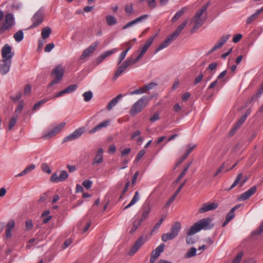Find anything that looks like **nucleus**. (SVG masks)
<instances>
[{
  "instance_id": "obj_1",
  "label": "nucleus",
  "mask_w": 263,
  "mask_h": 263,
  "mask_svg": "<svg viewBox=\"0 0 263 263\" xmlns=\"http://www.w3.org/2000/svg\"><path fill=\"white\" fill-rule=\"evenodd\" d=\"M212 219L210 218H203L192 225L187 232L188 235H193L201 230H210L214 227L211 223Z\"/></svg>"
},
{
  "instance_id": "obj_2",
  "label": "nucleus",
  "mask_w": 263,
  "mask_h": 263,
  "mask_svg": "<svg viewBox=\"0 0 263 263\" xmlns=\"http://www.w3.org/2000/svg\"><path fill=\"white\" fill-rule=\"evenodd\" d=\"M209 6V3H207L203 5L192 18V22L195 23V25L191 30V33H194L197 29L199 28L203 25L205 20V18L202 17V15L204 12H206Z\"/></svg>"
},
{
  "instance_id": "obj_3",
  "label": "nucleus",
  "mask_w": 263,
  "mask_h": 263,
  "mask_svg": "<svg viewBox=\"0 0 263 263\" xmlns=\"http://www.w3.org/2000/svg\"><path fill=\"white\" fill-rule=\"evenodd\" d=\"M152 99V97L144 96L137 101L132 106L129 110V114L132 116L141 112L147 105L148 102Z\"/></svg>"
},
{
  "instance_id": "obj_4",
  "label": "nucleus",
  "mask_w": 263,
  "mask_h": 263,
  "mask_svg": "<svg viewBox=\"0 0 263 263\" xmlns=\"http://www.w3.org/2000/svg\"><path fill=\"white\" fill-rule=\"evenodd\" d=\"M181 228V223L179 222L176 221L174 222L171 226L170 232L162 234L161 237L162 240L164 242H166L176 238L178 236Z\"/></svg>"
},
{
  "instance_id": "obj_5",
  "label": "nucleus",
  "mask_w": 263,
  "mask_h": 263,
  "mask_svg": "<svg viewBox=\"0 0 263 263\" xmlns=\"http://www.w3.org/2000/svg\"><path fill=\"white\" fill-rule=\"evenodd\" d=\"M64 72L65 69L61 65L56 66L51 71V76H54V78L50 82L49 86L59 83L63 78Z\"/></svg>"
},
{
  "instance_id": "obj_6",
  "label": "nucleus",
  "mask_w": 263,
  "mask_h": 263,
  "mask_svg": "<svg viewBox=\"0 0 263 263\" xmlns=\"http://www.w3.org/2000/svg\"><path fill=\"white\" fill-rule=\"evenodd\" d=\"M44 9L42 7L32 16L31 20L32 24L28 29H33L41 25L44 20Z\"/></svg>"
},
{
  "instance_id": "obj_7",
  "label": "nucleus",
  "mask_w": 263,
  "mask_h": 263,
  "mask_svg": "<svg viewBox=\"0 0 263 263\" xmlns=\"http://www.w3.org/2000/svg\"><path fill=\"white\" fill-rule=\"evenodd\" d=\"M15 18L11 13H7L5 15L4 23L0 25V35L9 30L15 25Z\"/></svg>"
},
{
  "instance_id": "obj_8",
  "label": "nucleus",
  "mask_w": 263,
  "mask_h": 263,
  "mask_svg": "<svg viewBox=\"0 0 263 263\" xmlns=\"http://www.w3.org/2000/svg\"><path fill=\"white\" fill-rule=\"evenodd\" d=\"M2 60L12 61V58L14 55L12 51V48L9 44H5L1 50Z\"/></svg>"
},
{
  "instance_id": "obj_9",
  "label": "nucleus",
  "mask_w": 263,
  "mask_h": 263,
  "mask_svg": "<svg viewBox=\"0 0 263 263\" xmlns=\"http://www.w3.org/2000/svg\"><path fill=\"white\" fill-rule=\"evenodd\" d=\"M231 35L229 34L222 36L219 40L217 41L215 45L208 52V54H211L214 51L222 47V46L229 39Z\"/></svg>"
},
{
  "instance_id": "obj_10",
  "label": "nucleus",
  "mask_w": 263,
  "mask_h": 263,
  "mask_svg": "<svg viewBox=\"0 0 263 263\" xmlns=\"http://www.w3.org/2000/svg\"><path fill=\"white\" fill-rule=\"evenodd\" d=\"M65 125V122L61 123L60 124L57 125L52 129L49 130L46 133H45L43 135V137L45 139H49L55 136V135H57L61 131L62 129L64 127Z\"/></svg>"
},
{
  "instance_id": "obj_11",
  "label": "nucleus",
  "mask_w": 263,
  "mask_h": 263,
  "mask_svg": "<svg viewBox=\"0 0 263 263\" xmlns=\"http://www.w3.org/2000/svg\"><path fill=\"white\" fill-rule=\"evenodd\" d=\"M85 132V127H81L76 129L72 134L65 137L63 139V142L69 141H72L80 137Z\"/></svg>"
},
{
  "instance_id": "obj_12",
  "label": "nucleus",
  "mask_w": 263,
  "mask_h": 263,
  "mask_svg": "<svg viewBox=\"0 0 263 263\" xmlns=\"http://www.w3.org/2000/svg\"><path fill=\"white\" fill-rule=\"evenodd\" d=\"M146 241V239L143 236L140 237L135 242L133 246L131 248L128 254L130 256L134 255L138 250L144 244Z\"/></svg>"
},
{
  "instance_id": "obj_13",
  "label": "nucleus",
  "mask_w": 263,
  "mask_h": 263,
  "mask_svg": "<svg viewBox=\"0 0 263 263\" xmlns=\"http://www.w3.org/2000/svg\"><path fill=\"white\" fill-rule=\"evenodd\" d=\"M68 177V174L65 171H61L60 172L59 176L57 173L52 174L50 177V181L53 182H59L65 181Z\"/></svg>"
},
{
  "instance_id": "obj_14",
  "label": "nucleus",
  "mask_w": 263,
  "mask_h": 263,
  "mask_svg": "<svg viewBox=\"0 0 263 263\" xmlns=\"http://www.w3.org/2000/svg\"><path fill=\"white\" fill-rule=\"evenodd\" d=\"M151 210L152 206L150 202L146 200L142 206V214L140 219L141 221L143 222L148 218Z\"/></svg>"
},
{
  "instance_id": "obj_15",
  "label": "nucleus",
  "mask_w": 263,
  "mask_h": 263,
  "mask_svg": "<svg viewBox=\"0 0 263 263\" xmlns=\"http://www.w3.org/2000/svg\"><path fill=\"white\" fill-rule=\"evenodd\" d=\"M98 44V42H95L91 44L88 48L85 49L81 55V60H83L87 57L91 55L96 50Z\"/></svg>"
},
{
  "instance_id": "obj_16",
  "label": "nucleus",
  "mask_w": 263,
  "mask_h": 263,
  "mask_svg": "<svg viewBox=\"0 0 263 263\" xmlns=\"http://www.w3.org/2000/svg\"><path fill=\"white\" fill-rule=\"evenodd\" d=\"M218 206V204L216 202H207L204 203L202 207L198 210L199 213H203L209 211L216 209Z\"/></svg>"
},
{
  "instance_id": "obj_17",
  "label": "nucleus",
  "mask_w": 263,
  "mask_h": 263,
  "mask_svg": "<svg viewBox=\"0 0 263 263\" xmlns=\"http://www.w3.org/2000/svg\"><path fill=\"white\" fill-rule=\"evenodd\" d=\"M257 190L256 186H253L248 190L241 194L238 197L240 201H245L249 199L251 196L255 194Z\"/></svg>"
},
{
  "instance_id": "obj_18",
  "label": "nucleus",
  "mask_w": 263,
  "mask_h": 263,
  "mask_svg": "<svg viewBox=\"0 0 263 263\" xmlns=\"http://www.w3.org/2000/svg\"><path fill=\"white\" fill-rule=\"evenodd\" d=\"M12 61L2 60L0 64V73L3 75L6 74L10 70Z\"/></svg>"
},
{
  "instance_id": "obj_19",
  "label": "nucleus",
  "mask_w": 263,
  "mask_h": 263,
  "mask_svg": "<svg viewBox=\"0 0 263 263\" xmlns=\"http://www.w3.org/2000/svg\"><path fill=\"white\" fill-rule=\"evenodd\" d=\"M103 150L102 148H99L93 159L92 164L93 165L100 164L103 162Z\"/></svg>"
},
{
  "instance_id": "obj_20",
  "label": "nucleus",
  "mask_w": 263,
  "mask_h": 263,
  "mask_svg": "<svg viewBox=\"0 0 263 263\" xmlns=\"http://www.w3.org/2000/svg\"><path fill=\"white\" fill-rule=\"evenodd\" d=\"M110 123V120H107L105 121H103L101 123H100L98 125H97L96 126H95L93 128H92L91 130L89 131V133L90 134H92L95 133H96L97 131L100 130L101 129L103 128L107 127L109 125Z\"/></svg>"
},
{
  "instance_id": "obj_21",
  "label": "nucleus",
  "mask_w": 263,
  "mask_h": 263,
  "mask_svg": "<svg viewBox=\"0 0 263 263\" xmlns=\"http://www.w3.org/2000/svg\"><path fill=\"white\" fill-rule=\"evenodd\" d=\"M117 51V49L116 48H114L110 50H107L104 52H103L96 60V64H99L101 63L106 57L110 56L114 53Z\"/></svg>"
},
{
  "instance_id": "obj_22",
  "label": "nucleus",
  "mask_w": 263,
  "mask_h": 263,
  "mask_svg": "<svg viewBox=\"0 0 263 263\" xmlns=\"http://www.w3.org/2000/svg\"><path fill=\"white\" fill-rule=\"evenodd\" d=\"M122 95L121 94L118 95L117 97L111 100L108 103L106 108L108 110H110L115 107L118 103V101L122 98Z\"/></svg>"
},
{
  "instance_id": "obj_23",
  "label": "nucleus",
  "mask_w": 263,
  "mask_h": 263,
  "mask_svg": "<svg viewBox=\"0 0 263 263\" xmlns=\"http://www.w3.org/2000/svg\"><path fill=\"white\" fill-rule=\"evenodd\" d=\"M248 117V114H245L242 115L240 119L237 122L235 126L233 127L232 130V132L234 133L239 127L243 123V122L246 121L247 118Z\"/></svg>"
},
{
  "instance_id": "obj_24",
  "label": "nucleus",
  "mask_w": 263,
  "mask_h": 263,
  "mask_svg": "<svg viewBox=\"0 0 263 263\" xmlns=\"http://www.w3.org/2000/svg\"><path fill=\"white\" fill-rule=\"evenodd\" d=\"M140 199L139 194L138 191H136L133 196L132 200L129 202L128 204H127L124 208V210L127 209L134 205L137 202H138Z\"/></svg>"
},
{
  "instance_id": "obj_25",
  "label": "nucleus",
  "mask_w": 263,
  "mask_h": 263,
  "mask_svg": "<svg viewBox=\"0 0 263 263\" xmlns=\"http://www.w3.org/2000/svg\"><path fill=\"white\" fill-rule=\"evenodd\" d=\"M35 165L33 164H31L30 165L26 167L25 168V169L24 171H23L22 172L16 175L15 177H18L23 176L30 173L32 171H33L35 168Z\"/></svg>"
},
{
  "instance_id": "obj_26",
  "label": "nucleus",
  "mask_w": 263,
  "mask_h": 263,
  "mask_svg": "<svg viewBox=\"0 0 263 263\" xmlns=\"http://www.w3.org/2000/svg\"><path fill=\"white\" fill-rule=\"evenodd\" d=\"M240 206V204H237L226 215V218L228 219L229 220H231L235 217V211L237 210Z\"/></svg>"
},
{
  "instance_id": "obj_27",
  "label": "nucleus",
  "mask_w": 263,
  "mask_h": 263,
  "mask_svg": "<svg viewBox=\"0 0 263 263\" xmlns=\"http://www.w3.org/2000/svg\"><path fill=\"white\" fill-rule=\"evenodd\" d=\"M51 29L49 27H46L42 29L41 31V36L43 40L46 39L49 37L51 33Z\"/></svg>"
},
{
  "instance_id": "obj_28",
  "label": "nucleus",
  "mask_w": 263,
  "mask_h": 263,
  "mask_svg": "<svg viewBox=\"0 0 263 263\" xmlns=\"http://www.w3.org/2000/svg\"><path fill=\"white\" fill-rule=\"evenodd\" d=\"M106 21L109 26L115 25L117 23L116 17L111 15L106 16Z\"/></svg>"
},
{
  "instance_id": "obj_29",
  "label": "nucleus",
  "mask_w": 263,
  "mask_h": 263,
  "mask_svg": "<svg viewBox=\"0 0 263 263\" xmlns=\"http://www.w3.org/2000/svg\"><path fill=\"white\" fill-rule=\"evenodd\" d=\"M18 115L14 114L9 122L8 129L11 130L17 122Z\"/></svg>"
},
{
  "instance_id": "obj_30",
  "label": "nucleus",
  "mask_w": 263,
  "mask_h": 263,
  "mask_svg": "<svg viewBox=\"0 0 263 263\" xmlns=\"http://www.w3.org/2000/svg\"><path fill=\"white\" fill-rule=\"evenodd\" d=\"M197 249L195 247H192L189 249L184 255L185 258H190L196 255Z\"/></svg>"
},
{
  "instance_id": "obj_31",
  "label": "nucleus",
  "mask_w": 263,
  "mask_h": 263,
  "mask_svg": "<svg viewBox=\"0 0 263 263\" xmlns=\"http://www.w3.org/2000/svg\"><path fill=\"white\" fill-rule=\"evenodd\" d=\"M142 221L140 220H134L133 222V227L129 232L130 234H134L137 229L140 227L141 225Z\"/></svg>"
},
{
  "instance_id": "obj_32",
  "label": "nucleus",
  "mask_w": 263,
  "mask_h": 263,
  "mask_svg": "<svg viewBox=\"0 0 263 263\" xmlns=\"http://www.w3.org/2000/svg\"><path fill=\"white\" fill-rule=\"evenodd\" d=\"M126 68L122 65L121 64L117 69L115 74L114 76V79L116 80L125 70Z\"/></svg>"
},
{
  "instance_id": "obj_33",
  "label": "nucleus",
  "mask_w": 263,
  "mask_h": 263,
  "mask_svg": "<svg viewBox=\"0 0 263 263\" xmlns=\"http://www.w3.org/2000/svg\"><path fill=\"white\" fill-rule=\"evenodd\" d=\"M192 161H191L190 162H189L184 168L183 171L181 173V174L179 175V176L178 177L177 179H176V182H179L183 177V176L185 175V174H186V172L187 171L189 168L190 167V166H191V165L192 164Z\"/></svg>"
},
{
  "instance_id": "obj_34",
  "label": "nucleus",
  "mask_w": 263,
  "mask_h": 263,
  "mask_svg": "<svg viewBox=\"0 0 263 263\" xmlns=\"http://www.w3.org/2000/svg\"><path fill=\"white\" fill-rule=\"evenodd\" d=\"M13 37L14 38L16 42H20L23 40L24 38L23 31L21 30L18 31L14 34Z\"/></svg>"
},
{
  "instance_id": "obj_35",
  "label": "nucleus",
  "mask_w": 263,
  "mask_h": 263,
  "mask_svg": "<svg viewBox=\"0 0 263 263\" xmlns=\"http://www.w3.org/2000/svg\"><path fill=\"white\" fill-rule=\"evenodd\" d=\"M185 11V8H182L180 10L178 11L174 17L172 19V21L173 22H175L177 20H178L184 13Z\"/></svg>"
},
{
  "instance_id": "obj_36",
  "label": "nucleus",
  "mask_w": 263,
  "mask_h": 263,
  "mask_svg": "<svg viewBox=\"0 0 263 263\" xmlns=\"http://www.w3.org/2000/svg\"><path fill=\"white\" fill-rule=\"evenodd\" d=\"M188 22L187 20L184 21L174 31V32L177 34L178 35L180 34L182 30L185 28L187 23Z\"/></svg>"
},
{
  "instance_id": "obj_37",
  "label": "nucleus",
  "mask_w": 263,
  "mask_h": 263,
  "mask_svg": "<svg viewBox=\"0 0 263 263\" xmlns=\"http://www.w3.org/2000/svg\"><path fill=\"white\" fill-rule=\"evenodd\" d=\"M157 34H155L152 35L148 39H147L143 47L147 50L148 48L150 47V46L152 44L154 40L157 36Z\"/></svg>"
},
{
  "instance_id": "obj_38",
  "label": "nucleus",
  "mask_w": 263,
  "mask_h": 263,
  "mask_svg": "<svg viewBox=\"0 0 263 263\" xmlns=\"http://www.w3.org/2000/svg\"><path fill=\"white\" fill-rule=\"evenodd\" d=\"M242 177V173L238 174V175L237 176L236 179H235V180L234 181L233 183L232 184V185L230 186V187L229 189H227V190L228 191H230V190L233 189L234 187H235L238 184L239 182L240 181V180L241 179Z\"/></svg>"
},
{
  "instance_id": "obj_39",
  "label": "nucleus",
  "mask_w": 263,
  "mask_h": 263,
  "mask_svg": "<svg viewBox=\"0 0 263 263\" xmlns=\"http://www.w3.org/2000/svg\"><path fill=\"white\" fill-rule=\"evenodd\" d=\"M126 13L128 15H131L134 13L133 4L132 3L125 5L124 8Z\"/></svg>"
},
{
  "instance_id": "obj_40",
  "label": "nucleus",
  "mask_w": 263,
  "mask_h": 263,
  "mask_svg": "<svg viewBox=\"0 0 263 263\" xmlns=\"http://www.w3.org/2000/svg\"><path fill=\"white\" fill-rule=\"evenodd\" d=\"M171 43L166 39L164 41H163L159 47L155 50V52H158L160 50L167 47Z\"/></svg>"
},
{
  "instance_id": "obj_41",
  "label": "nucleus",
  "mask_w": 263,
  "mask_h": 263,
  "mask_svg": "<svg viewBox=\"0 0 263 263\" xmlns=\"http://www.w3.org/2000/svg\"><path fill=\"white\" fill-rule=\"evenodd\" d=\"M84 100L86 102L89 101L92 98V92L91 91L85 92L83 94Z\"/></svg>"
},
{
  "instance_id": "obj_42",
  "label": "nucleus",
  "mask_w": 263,
  "mask_h": 263,
  "mask_svg": "<svg viewBox=\"0 0 263 263\" xmlns=\"http://www.w3.org/2000/svg\"><path fill=\"white\" fill-rule=\"evenodd\" d=\"M24 101L22 100L21 101H20L18 103V105H17V107L16 108L15 111H14V114H17H17L18 112H20L22 111L23 108H24Z\"/></svg>"
},
{
  "instance_id": "obj_43",
  "label": "nucleus",
  "mask_w": 263,
  "mask_h": 263,
  "mask_svg": "<svg viewBox=\"0 0 263 263\" xmlns=\"http://www.w3.org/2000/svg\"><path fill=\"white\" fill-rule=\"evenodd\" d=\"M160 256V254H158L157 252L155 251V250H153L151 254V256L150 258L149 262L151 263H154L156 259Z\"/></svg>"
},
{
  "instance_id": "obj_44",
  "label": "nucleus",
  "mask_w": 263,
  "mask_h": 263,
  "mask_svg": "<svg viewBox=\"0 0 263 263\" xmlns=\"http://www.w3.org/2000/svg\"><path fill=\"white\" fill-rule=\"evenodd\" d=\"M77 87L78 86L76 84H72L65 88V90L66 93H69L74 91L77 89Z\"/></svg>"
},
{
  "instance_id": "obj_45",
  "label": "nucleus",
  "mask_w": 263,
  "mask_h": 263,
  "mask_svg": "<svg viewBox=\"0 0 263 263\" xmlns=\"http://www.w3.org/2000/svg\"><path fill=\"white\" fill-rule=\"evenodd\" d=\"M48 99H43L41 101H40L39 102H38L37 103H35L34 104V105L33 106V107H32V109L33 110H35L38 108H40V107L43 104H44L45 103L47 102L48 101Z\"/></svg>"
},
{
  "instance_id": "obj_46",
  "label": "nucleus",
  "mask_w": 263,
  "mask_h": 263,
  "mask_svg": "<svg viewBox=\"0 0 263 263\" xmlns=\"http://www.w3.org/2000/svg\"><path fill=\"white\" fill-rule=\"evenodd\" d=\"M22 93L21 91L17 92L15 95L11 96L10 99L14 102H16L20 100L22 97Z\"/></svg>"
},
{
  "instance_id": "obj_47",
  "label": "nucleus",
  "mask_w": 263,
  "mask_h": 263,
  "mask_svg": "<svg viewBox=\"0 0 263 263\" xmlns=\"http://www.w3.org/2000/svg\"><path fill=\"white\" fill-rule=\"evenodd\" d=\"M145 93V90L144 89L143 87L137 89L135 90L131 91L129 93L130 95H139Z\"/></svg>"
},
{
  "instance_id": "obj_48",
  "label": "nucleus",
  "mask_w": 263,
  "mask_h": 263,
  "mask_svg": "<svg viewBox=\"0 0 263 263\" xmlns=\"http://www.w3.org/2000/svg\"><path fill=\"white\" fill-rule=\"evenodd\" d=\"M157 84L154 82H151L147 85H145L143 86L144 89L145 90V92H146L148 90L153 89L154 87L156 86Z\"/></svg>"
},
{
  "instance_id": "obj_49",
  "label": "nucleus",
  "mask_w": 263,
  "mask_h": 263,
  "mask_svg": "<svg viewBox=\"0 0 263 263\" xmlns=\"http://www.w3.org/2000/svg\"><path fill=\"white\" fill-rule=\"evenodd\" d=\"M263 232V220L258 229L252 233V235H259Z\"/></svg>"
},
{
  "instance_id": "obj_50",
  "label": "nucleus",
  "mask_w": 263,
  "mask_h": 263,
  "mask_svg": "<svg viewBox=\"0 0 263 263\" xmlns=\"http://www.w3.org/2000/svg\"><path fill=\"white\" fill-rule=\"evenodd\" d=\"M41 168L44 172L48 174H50L51 173V170L47 163H43L41 165Z\"/></svg>"
},
{
  "instance_id": "obj_51",
  "label": "nucleus",
  "mask_w": 263,
  "mask_h": 263,
  "mask_svg": "<svg viewBox=\"0 0 263 263\" xmlns=\"http://www.w3.org/2000/svg\"><path fill=\"white\" fill-rule=\"evenodd\" d=\"M196 145L189 144V148L184 154V158H187L190 154L192 152V151L194 149V148L196 147Z\"/></svg>"
},
{
  "instance_id": "obj_52",
  "label": "nucleus",
  "mask_w": 263,
  "mask_h": 263,
  "mask_svg": "<svg viewBox=\"0 0 263 263\" xmlns=\"http://www.w3.org/2000/svg\"><path fill=\"white\" fill-rule=\"evenodd\" d=\"M243 256L242 252L239 253L233 260L232 263H239Z\"/></svg>"
},
{
  "instance_id": "obj_53",
  "label": "nucleus",
  "mask_w": 263,
  "mask_h": 263,
  "mask_svg": "<svg viewBox=\"0 0 263 263\" xmlns=\"http://www.w3.org/2000/svg\"><path fill=\"white\" fill-rule=\"evenodd\" d=\"M127 54V51H123L120 54L118 58V65L121 63L122 61L124 59Z\"/></svg>"
},
{
  "instance_id": "obj_54",
  "label": "nucleus",
  "mask_w": 263,
  "mask_h": 263,
  "mask_svg": "<svg viewBox=\"0 0 263 263\" xmlns=\"http://www.w3.org/2000/svg\"><path fill=\"white\" fill-rule=\"evenodd\" d=\"M178 36L179 35L174 31L170 35L167 36L166 39L171 43L175 40Z\"/></svg>"
},
{
  "instance_id": "obj_55",
  "label": "nucleus",
  "mask_w": 263,
  "mask_h": 263,
  "mask_svg": "<svg viewBox=\"0 0 263 263\" xmlns=\"http://www.w3.org/2000/svg\"><path fill=\"white\" fill-rule=\"evenodd\" d=\"M178 36L179 35L174 31L170 35L167 36L166 39L171 43L175 40Z\"/></svg>"
},
{
  "instance_id": "obj_56",
  "label": "nucleus",
  "mask_w": 263,
  "mask_h": 263,
  "mask_svg": "<svg viewBox=\"0 0 263 263\" xmlns=\"http://www.w3.org/2000/svg\"><path fill=\"white\" fill-rule=\"evenodd\" d=\"M148 7L152 9L157 7L156 0H146Z\"/></svg>"
},
{
  "instance_id": "obj_57",
  "label": "nucleus",
  "mask_w": 263,
  "mask_h": 263,
  "mask_svg": "<svg viewBox=\"0 0 263 263\" xmlns=\"http://www.w3.org/2000/svg\"><path fill=\"white\" fill-rule=\"evenodd\" d=\"M92 184V182L89 180H86L83 182L82 185L87 189L91 188Z\"/></svg>"
},
{
  "instance_id": "obj_58",
  "label": "nucleus",
  "mask_w": 263,
  "mask_h": 263,
  "mask_svg": "<svg viewBox=\"0 0 263 263\" xmlns=\"http://www.w3.org/2000/svg\"><path fill=\"white\" fill-rule=\"evenodd\" d=\"M121 64H122L126 68H127L131 64H133V59L132 58L127 59L124 61Z\"/></svg>"
},
{
  "instance_id": "obj_59",
  "label": "nucleus",
  "mask_w": 263,
  "mask_h": 263,
  "mask_svg": "<svg viewBox=\"0 0 263 263\" xmlns=\"http://www.w3.org/2000/svg\"><path fill=\"white\" fill-rule=\"evenodd\" d=\"M145 151L144 149H142L137 154L136 159L135 160V162H138L141 158L143 156V155L145 154Z\"/></svg>"
},
{
  "instance_id": "obj_60",
  "label": "nucleus",
  "mask_w": 263,
  "mask_h": 263,
  "mask_svg": "<svg viewBox=\"0 0 263 263\" xmlns=\"http://www.w3.org/2000/svg\"><path fill=\"white\" fill-rule=\"evenodd\" d=\"M148 15L144 14V15H142L138 17V18L135 19L134 20L136 22V24H137L139 22H142L143 20H146L148 18Z\"/></svg>"
},
{
  "instance_id": "obj_61",
  "label": "nucleus",
  "mask_w": 263,
  "mask_h": 263,
  "mask_svg": "<svg viewBox=\"0 0 263 263\" xmlns=\"http://www.w3.org/2000/svg\"><path fill=\"white\" fill-rule=\"evenodd\" d=\"M54 47V45L53 43L47 44L45 47L44 51L46 52H49Z\"/></svg>"
},
{
  "instance_id": "obj_62",
  "label": "nucleus",
  "mask_w": 263,
  "mask_h": 263,
  "mask_svg": "<svg viewBox=\"0 0 263 263\" xmlns=\"http://www.w3.org/2000/svg\"><path fill=\"white\" fill-rule=\"evenodd\" d=\"M165 248V245L164 243H161L159 246H158L155 249V251L158 253L160 255V254L163 252Z\"/></svg>"
},
{
  "instance_id": "obj_63",
  "label": "nucleus",
  "mask_w": 263,
  "mask_h": 263,
  "mask_svg": "<svg viewBox=\"0 0 263 263\" xmlns=\"http://www.w3.org/2000/svg\"><path fill=\"white\" fill-rule=\"evenodd\" d=\"M165 248V245L164 243H161L159 246H158L155 249V251L158 253L160 255V254L163 252Z\"/></svg>"
},
{
  "instance_id": "obj_64",
  "label": "nucleus",
  "mask_w": 263,
  "mask_h": 263,
  "mask_svg": "<svg viewBox=\"0 0 263 263\" xmlns=\"http://www.w3.org/2000/svg\"><path fill=\"white\" fill-rule=\"evenodd\" d=\"M131 152L130 148H126L121 152V156L122 157H125V156L128 155Z\"/></svg>"
}]
</instances>
